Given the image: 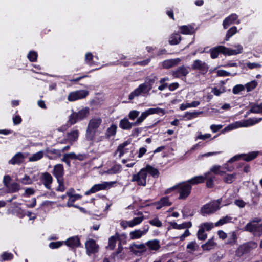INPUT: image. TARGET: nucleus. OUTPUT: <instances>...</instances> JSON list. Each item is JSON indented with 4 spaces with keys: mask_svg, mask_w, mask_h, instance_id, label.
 Listing matches in <instances>:
<instances>
[{
    "mask_svg": "<svg viewBox=\"0 0 262 262\" xmlns=\"http://www.w3.org/2000/svg\"><path fill=\"white\" fill-rule=\"evenodd\" d=\"M148 173L155 178H158L160 175L159 171L157 169L149 165H147L137 174H133L131 181L132 182H136L139 186H145Z\"/></svg>",
    "mask_w": 262,
    "mask_h": 262,
    "instance_id": "f257e3e1",
    "label": "nucleus"
},
{
    "mask_svg": "<svg viewBox=\"0 0 262 262\" xmlns=\"http://www.w3.org/2000/svg\"><path fill=\"white\" fill-rule=\"evenodd\" d=\"M237 48V50H233L226 48L225 46H219L210 49V56L212 59H215L218 57L219 53H222L225 55L228 56L236 55L242 53L243 51V47L241 45H238Z\"/></svg>",
    "mask_w": 262,
    "mask_h": 262,
    "instance_id": "f03ea898",
    "label": "nucleus"
},
{
    "mask_svg": "<svg viewBox=\"0 0 262 262\" xmlns=\"http://www.w3.org/2000/svg\"><path fill=\"white\" fill-rule=\"evenodd\" d=\"M102 123V119L100 117L92 118L88 124L85 138L88 141H93L95 138L96 132Z\"/></svg>",
    "mask_w": 262,
    "mask_h": 262,
    "instance_id": "7ed1b4c3",
    "label": "nucleus"
},
{
    "mask_svg": "<svg viewBox=\"0 0 262 262\" xmlns=\"http://www.w3.org/2000/svg\"><path fill=\"white\" fill-rule=\"evenodd\" d=\"M192 186L187 182L179 183L171 187L170 190H177L180 194L178 198L180 200H185L190 194Z\"/></svg>",
    "mask_w": 262,
    "mask_h": 262,
    "instance_id": "20e7f679",
    "label": "nucleus"
},
{
    "mask_svg": "<svg viewBox=\"0 0 262 262\" xmlns=\"http://www.w3.org/2000/svg\"><path fill=\"white\" fill-rule=\"evenodd\" d=\"M257 247V244L254 241H250L240 245L235 251V255L237 257H241L244 254L249 253L253 249Z\"/></svg>",
    "mask_w": 262,
    "mask_h": 262,
    "instance_id": "39448f33",
    "label": "nucleus"
},
{
    "mask_svg": "<svg viewBox=\"0 0 262 262\" xmlns=\"http://www.w3.org/2000/svg\"><path fill=\"white\" fill-rule=\"evenodd\" d=\"M221 201L222 199H220L204 205L201 209V213L204 216L213 213L220 208V204Z\"/></svg>",
    "mask_w": 262,
    "mask_h": 262,
    "instance_id": "423d86ee",
    "label": "nucleus"
},
{
    "mask_svg": "<svg viewBox=\"0 0 262 262\" xmlns=\"http://www.w3.org/2000/svg\"><path fill=\"white\" fill-rule=\"evenodd\" d=\"M86 253L89 256L95 255L99 250V246L96 243L95 240L89 238L85 243Z\"/></svg>",
    "mask_w": 262,
    "mask_h": 262,
    "instance_id": "0eeeda50",
    "label": "nucleus"
},
{
    "mask_svg": "<svg viewBox=\"0 0 262 262\" xmlns=\"http://www.w3.org/2000/svg\"><path fill=\"white\" fill-rule=\"evenodd\" d=\"M151 90L150 88L144 82L140 84L137 89L133 91L129 95L128 99L130 100H133L135 97L138 96L141 94L148 93Z\"/></svg>",
    "mask_w": 262,
    "mask_h": 262,
    "instance_id": "6e6552de",
    "label": "nucleus"
},
{
    "mask_svg": "<svg viewBox=\"0 0 262 262\" xmlns=\"http://www.w3.org/2000/svg\"><path fill=\"white\" fill-rule=\"evenodd\" d=\"M115 182H105L101 184H97L94 185L89 191H86L85 194H89L90 193H95L101 190H106L112 187Z\"/></svg>",
    "mask_w": 262,
    "mask_h": 262,
    "instance_id": "1a4fd4ad",
    "label": "nucleus"
},
{
    "mask_svg": "<svg viewBox=\"0 0 262 262\" xmlns=\"http://www.w3.org/2000/svg\"><path fill=\"white\" fill-rule=\"evenodd\" d=\"M191 68L193 70H199L201 74H205L209 69L207 64L200 60L197 59L193 61Z\"/></svg>",
    "mask_w": 262,
    "mask_h": 262,
    "instance_id": "9d476101",
    "label": "nucleus"
},
{
    "mask_svg": "<svg viewBox=\"0 0 262 262\" xmlns=\"http://www.w3.org/2000/svg\"><path fill=\"white\" fill-rule=\"evenodd\" d=\"M130 251L135 255L140 256L147 251L146 245L144 244H136L133 243L129 247Z\"/></svg>",
    "mask_w": 262,
    "mask_h": 262,
    "instance_id": "9b49d317",
    "label": "nucleus"
},
{
    "mask_svg": "<svg viewBox=\"0 0 262 262\" xmlns=\"http://www.w3.org/2000/svg\"><path fill=\"white\" fill-rule=\"evenodd\" d=\"M190 71V68L189 67L182 66L178 67L175 71H172V75L176 78L185 77L189 73Z\"/></svg>",
    "mask_w": 262,
    "mask_h": 262,
    "instance_id": "f8f14e48",
    "label": "nucleus"
},
{
    "mask_svg": "<svg viewBox=\"0 0 262 262\" xmlns=\"http://www.w3.org/2000/svg\"><path fill=\"white\" fill-rule=\"evenodd\" d=\"M245 231L253 233L254 235L256 233L262 232V224L260 225L253 224L251 223H248L244 227Z\"/></svg>",
    "mask_w": 262,
    "mask_h": 262,
    "instance_id": "ddd939ff",
    "label": "nucleus"
},
{
    "mask_svg": "<svg viewBox=\"0 0 262 262\" xmlns=\"http://www.w3.org/2000/svg\"><path fill=\"white\" fill-rule=\"evenodd\" d=\"M45 156L50 159H55L57 158H59L61 156V150L51 149L49 147L46 149Z\"/></svg>",
    "mask_w": 262,
    "mask_h": 262,
    "instance_id": "4468645a",
    "label": "nucleus"
},
{
    "mask_svg": "<svg viewBox=\"0 0 262 262\" xmlns=\"http://www.w3.org/2000/svg\"><path fill=\"white\" fill-rule=\"evenodd\" d=\"M53 174L56 177L57 180L63 179L64 169L63 165L61 164L55 165Z\"/></svg>",
    "mask_w": 262,
    "mask_h": 262,
    "instance_id": "2eb2a0df",
    "label": "nucleus"
},
{
    "mask_svg": "<svg viewBox=\"0 0 262 262\" xmlns=\"http://www.w3.org/2000/svg\"><path fill=\"white\" fill-rule=\"evenodd\" d=\"M180 61V58L165 60L162 63V66L163 68L168 69L177 66Z\"/></svg>",
    "mask_w": 262,
    "mask_h": 262,
    "instance_id": "dca6fc26",
    "label": "nucleus"
},
{
    "mask_svg": "<svg viewBox=\"0 0 262 262\" xmlns=\"http://www.w3.org/2000/svg\"><path fill=\"white\" fill-rule=\"evenodd\" d=\"M24 159L25 156L23 155V154L21 152H18L15 154L11 160L9 161L8 163L9 164L12 165H19L24 162Z\"/></svg>",
    "mask_w": 262,
    "mask_h": 262,
    "instance_id": "f3484780",
    "label": "nucleus"
},
{
    "mask_svg": "<svg viewBox=\"0 0 262 262\" xmlns=\"http://www.w3.org/2000/svg\"><path fill=\"white\" fill-rule=\"evenodd\" d=\"M149 226L147 225L146 228H145L143 230H136L134 231H132L130 233V237L132 239H138L142 236V235L145 234L148 231Z\"/></svg>",
    "mask_w": 262,
    "mask_h": 262,
    "instance_id": "a211bd4d",
    "label": "nucleus"
},
{
    "mask_svg": "<svg viewBox=\"0 0 262 262\" xmlns=\"http://www.w3.org/2000/svg\"><path fill=\"white\" fill-rule=\"evenodd\" d=\"M134 124L135 122H130L127 118H124L120 121L119 127L123 129L130 130L132 126H137Z\"/></svg>",
    "mask_w": 262,
    "mask_h": 262,
    "instance_id": "6ab92c4d",
    "label": "nucleus"
},
{
    "mask_svg": "<svg viewBox=\"0 0 262 262\" xmlns=\"http://www.w3.org/2000/svg\"><path fill=\"white\" fill-rule=\"evenodd\" d=\"M53 179L51 175L48 172H45L42 174L41 181L46 188L50 189Z\"/></svg>",
    "mask_w": 262,
    "mask_h": 262,
    "instance_id": "aec40b11",
    "label": "nucleus"
},
{
    "mask_svg": "<svg viewBox=\"0 0 262 262\" xmlns=\"http://www.w3.org/2000/svg\"><path fill=\"white\" fill-rule=\"evenodd\" d=\"M237 15L235 14H232L226 18L223 23V27L224 29H227L230 25L234 23L235 20L237 19Z\"/></svg>",
    "mask_w": 262,
    "mask_h": 262,
    "instance_id": "412c9836",
    "label": "nucleus"
},
{
    "mask_svg": "<svg viewBox=\"0 0 262 262\" xmlns=\"http://www.w3.org/2000/svg\"><path fill=\"white\" fill-rule=\"evenodd\" d=\"M216 246V243L214 242V237L209 239L205 244L201 246L204 251H210L214 249Z\"/></svg>",
    "mask_w": 262,
    "mask_h": 262,
    "instance_id": "4be33fe9",
    "label": "nucleus"
},
{
    "mask_svg": "<svg viewBox=\"0 0 262 262\" xmlns=\"http://www.w3.org/2000/svg\"><path fill=\"white\" fill-rule=\"evenodd\" d=\"M65 243L67 246L72 248L79 246L80 245V239L76 236L69 238Z\"/></svg>",
    "mask_w": 262,
    "mask_h": 262,
    "instance_id": "5701e85b",
    "label": "nucleus"
},
{
    "mask_svg": "<svg viewBox=\"0 0 262 262\" xmlns=\"http://www.w3.org/2000/svg\"><path fill=\"white\" fill-rule=\"evenodd\" d=\"M81 198V195L80 194H76L73 196H71V197H69V200L67 202V206L68 207H71V206H73V207H76V208H79L81 211H82V208L78 206H77L76 205H75L74 204V202L77 200H80Z\"/></svg>",
    "mask_w": 262,
    "mask_h": 262,
    "instance_id": "b1692460",
    "label": "nucleus"
},
{
    "mask_svg": "<svg viewBox=\"0 0 262 262\" xmlns=\"http://www.w3.org/2000/svg\"><path fill=\"white\" fill-rule=\"evenodd\" d=\"M119 235L118 233H116L115 236H112L108 239V246H106L107 249H109L110 250H113L115 246L117 240H119Z\"/></svg>",
    "mask_w": 262,
    "mask_h": 262,
    "instance_id": "393cba45",
    "label": "nucleus"
},
{
    "mask_svg": "<svg viewBox=\"0 0 262 262\" xmlns=\"http://www.w3.org/2000/svg\"><path fill=\"white\" fill-rule=\"evenodd\" d=\"M237 236L236 232L233 231L229 234L228 239L226 244L233 246L237 243Z\"/></svg>",
    "mask_w": 262,
    "mask_h": 262,
    "instance_id": "a878e982",
    "label": "nucleus"
},
{
    "mask_svg": "<svg viewBox=\"0 0 262 262\" xmlns=\"http://www.w3.org/2000/svg\"><path fill=\"white\" fill-rule=\"evenodd\" d=\"M150 250H157L160 248V245L159 241L158 239H154L152 241H149L145 244Z\"/></svg>",
    "mask_w": 262,
    "mask_h": 262,
    "instance_id": "bb28decb",
    "label": "nucleus"
},
{
    "mask_svg": "<svg viewBox=\"0 0 262 262\" xmlns=\"http://www.w3.org/2000/svg\"><path fill=\"white\" fill-rule=\"evenodd\" d=\"M117 126L115 124H112L111 126L108 127L105 133V136L106 139H110L111 137L114 136L116 134Z\"/></svg>",
    "mask_w": 262,
    "mask_h": 262,
    "instance_id": "cd10ccee",
    "label": "nucleus"
},
{
    "mask_svg": "<svg viewBox=\"0 0 262 262\" xmlns=\"http://www.w3.org/2000/svg\"><path fill=\"white\" fill-rule=\"evenodd\" d=\"M82 98V91H77L69 94L68 99L70 101H75Z\"/></svg>",
    "mask_w": 262,
    "mask_h": 262,
    "instance_id": "c85d7f7f",
    "label": "nucleus"
},
{
    "mask_svg": "<svg viewBox=\"0 0 262 262\" xmlns=\"http://www.w3.org/2000/svg\"><path fill=\"white\" fill-rule=\"evenodd\" d=\"M158 78L157 76L154 74H151L150 76L145 78V83L150 88L151 90L152 85L157 80Z\"/></svg>",
    "mask_w": 262,
    "mask_h": 262,
    "instance_id": "c756f323",
    "label": "nucleus"
},
{
    "mask_svg": "<svg viewBox=\"0 0 262 262\" xmlns=\"http://www.w3.org/2000/svg\"><path fill=\"white\" fill-rule=\"evenodd\" d=\"M181 40V37L179 34L173 33L171 34L169 39V43L171 45H178Z\"/></svg>",
    "mask_w": 262,
    "mask_h": 262,
    "instance_id": "7c9ffc66",
    "label": "nucleus"
},
{
    "mask_svg": "<svg viewBox=\"0 0 262 262\" xmlns=\"http://www.w3.org/2000/svg\"><path fill=\"white\" fill-rule=\"evenodd\" d=\"M205 177L203 176L195 177L188 181L187 183L190 185H196L204 182Z\"/></svg>",
    "mask_w": 262,
    "mask_h": 262,
    "instance_id": "2f4dec72",
    "label": "nucleus"
},
{
    "mask_svg": "<svg viewBox=\"0 0 262 262\" xmlns=\"http://www.w3.org/2000/svg\"><path fill=\"white\" fill-rule=\"evenodd\" d=\"M258 154L257 151H253L248 154H241V157L245 161L249 162L256 158Z\"/></svg>",
    "mask_w": 262,
    "mask_h": 262,
    "instance_id": "473e14b6",
    "label": "nucleus"
},
{
    "mask_svg": "<svg viewBox=\"0 0 262 262\" xmlns=\"http://www.w3.org/2000/svg\"><path fill=\"white\" fill-rule=\"evenodd\" d=\"M81 111H79L78 113H73L69 116L68 123L70 125L74 124L78 120L80 119Z\"/></svg>",
    "mask_w": 262,
    "mask_h": 262,
    "instance_id": "72a5a7b5",
    "label": "nucleus"
},
{
    "mask_svg": "<svg viewBox=\"0 0 262 262\" xmlns=\"http://www.w3.org/2000/svg\"><path fill=\"white\" fill-rule=\"evenodd\" d=\"M180 29L181 33L184 34H192L194 32L193 27L190 25L182 26Z\"/></svg>",
    "mask_w": 262,
    "mask_h": 262,
    "instance_id": "f704fd0d",
    "label": "nucleus"
},
{
    "mask_svg": "<svg viewBox=\"0 0 262 262\" xmlns=\"http://www.w3.org/2000/svg\"><path fill=\"white\" fill-rule=\"evenodd\" d=\"M261 118H255L254 119V120L253 119H249V120L245 121L243 125L241 124V122H236V124H239V126H247L248 125H253L255 123H257L259 122H260L261 120Z\"/></svg>",
    "mask_w": 262,
    "mask_h": 262,
    "instance_id": "c9c22d12",
    "label": "nucleus"
},
{
    "mask_svg": "<svg viewBox=\"0 0 262 262\" xmlns=\"http://www.w3.org/2000/svg\"><path fill=\"white\" fill-rule=\"evenodd\" d=\"M149 110H146L145 112L142 113L141 116L138 117L137 120L135 122L134 125H139L146 118L150 115Z\"/></svg>",
    "mask_w": 262,
    "mask_h": 262,
    "instance_id": "e433bc0d",
    "label": "nucleus"
},
{
    "mask_svg": "<svg viewBox=\"0 0 262 262\" xmlns=\"http://www.w3.org/2000/svg\"><path fill=\"white\" fill-rule=\"evenodd\" d=\"M143 216L140 217H136L134 218L132 220L127 222V224L129 227H133L134 226L139 224L143 220Z\"/></svg>",
    "mask_w": 262,
    "mask_h": 262,
    "instance_id": "4c0bfd02",
    "label": "nucleus"
},
{
    "mask_svg": "<svg viewBox=\"0 0 262 262\" xmlns=\"http://www.w3.org/2000/svg\"><path fill=\"white\" fill-rule=\"evenodd\" d=\"M237 27L235 26H233L230 28L227 31L225 40L228 41L231 37H232L237 32Z\"/></svg>",
    "mask_w": 262,
    "mask_h": 262,
    "instance_id": "58836bf2",
    "label": "nucleus"
},
{
    "mask_svg": "<svg viewBox=\"0 0 262 262\" xmlns=\"http://www.w3.org/2000/svg\"><path fill=\"white\" fill-rule=\"evenodd\" d=\"M130 141H126L118 146L117 151L119 152V157H121L124 154L125 151L124 148L125 146L130 144Z\"/></svg>",
    "mask_w": 262,
    "mask_h": 262,
    "instance_id": "ea45409f",
    "label": "nucleus"
},
{
    "mask_svg": "<svg viewBox=\"0 0 262 262\" xmlns=\"http://www.w3.org/2000/svg\"><path fill=\"white\" fill-rule=\"evenodd\" d=\"M43 151H39L35 154H34L31 157H30L29 159V161H36L38 160H40L43 157Z\"/></svg>",
    "mask_w": 262,
    "mask_h": 262,
    "instance_id": "a19ab883",
    "label": "nucleus"
},
{
    "mask_svg": "<svg viewBox=\"0 0 262 262\" xmlns=\"http://www.w3.org/2000/svg\"><path fill=\"white\" fill-rule=\"evenodd\" d=\"M9 189L8 192L11 193L16 192L20 189V186L17 183H13L7 187Z\"/></svg>",
    "mask_w": 262,
    "mask_h": 262,
    "instance_id": "79ce46f5",
    "label": "nucleus"
},
{
    "mask_svg": "<svg viewBox=\"0 0 262 262\" xmlns=\"http://www.w3.org/2000/svg\"><path fill=\"white\" fill-rule=\"evenodd\" d=\"M232 219L231 217L226 216L220 220H219L216 223H215V226H222L226 223H229L231 222Z\"/></svg>",
    "mask_w": 262,
    "mask_h": 262,
    "instance_id": "37998d69",
    "label": "nucleus"
},
{
    "mask_svg": "<svg viewBox=\"0 0 262 262\" xmlns=\"http://www.w3.org/2000/svg\"><path fill=\"white\" fill-rule=\"evenodd\" d=\"M197 237L199 240L204 241L207 237V234L205 232L202 227H199L197 233Z\"/></svg>",
    "mask_w": 262,
    "mask_h": 262,
    "instance_id": "c03bdc74",
    "label": "nucleus"
},
{
    "mask_svg": "<svg viewBox=\"0 0 262 262\" xmlns=\"http://www.w3.org/2000/svg\"><path fill=\"white\" fill-rule=\"evenodd\" d=\"M236 175V173L228 174L224 178L223 181L226 183L231 184L233 182V180L235 179Z\"/></svg>",
    "mask_w": 262,
    "mask_h": 262,
    "instance_id": "a18cd8bd",
    "label": "nucleus"
},
{
    "mask_svg": "<svg viewBox=\"0 0 262 262\" xmlns=\"http://www.w3.org/2000/svg\"><path fill=\"white\" fill-rule=\"evenodd\" d=\"M93 55L91 53H88L85 56V61L89 66L96 65L95 62L93 60Z\"/></svg>",
    "mask_w": 262,
    "mask_h": 262,
    "instance_id": "49530a36",
    "label": "nucleus"
},
{
    "mask_svg": "<svg viewBox=\"0 0 262 262\" xmlns=\"http://www.w3.org/2000/svg\"><path fill=\"white\" fill-rule=\"evenodd\" d=\"M206 179V186L207 188H211L214 186V180L215 179V176L208 177L207 174L204 176Z\"/></svg>",
    "mask_w": 262,
    "mask_h": 262,
    "instance_id": "de8ad7c7",
    "label": "nucleus"
},
{
    "mask_svg": "<svg viewBox=\"0 0 262 262\" xmlns=\"http://www.w3.org/2000/svg\"><path fill=\"white\" fill-rule=\"evenodd\" d=\"M121 166L119 164H116L109 169L107 172L108 174H115L120 171Z\"/></svg>",
    "mask_w": 262,
    "mask_h": 262,
    "instance_id": "09e8293b",
    "label": "nucleus"
},
{
    "mask_svg": "<svg viewBox=\"0 0 262 262\" xmlns=\"http://www.w3.org/2000/svg\"><path fill=\"white\" fill-rule=\"evenodd\" d=\"M155 204H161L163 206H169L171 205V202H169L168 198L167 196H165L162 198L159 201L155 203Z\"/></svg>",
    "mask_w": 262,
    "mask_h": 262,
    "instance_id": "8fccbe9b",
    "label": "nucleus"
},
{
    "mask_svg": "<svg viewBox=\"0 0 262 262\" xmlns=\"http://www.w3.org/2000/svg\"><path fill=\"white\" fill-rule=\"evenodd\" d=\"M149 111L150 115L154 114H162V115H164L165 113V111L164 109L157 107V108H149Z\"/></svg>",
    "mask_w": 262,
    "mask_h": 262,
    "instance_id": "3c124183",
    "label": "nucleus"
},
{
    "mask_svg": "<svg viewBox=\"0 0 262 262\" xmlns=\"http://www.w3.org/2000/svg\"><path fill=\"white\" fill-rule=\"evenodd\" d=\"M257 85V82L255 80L252 81L245 85V88L247 92L252 91Z\"/></svg>",
    "mask_w": 262,
    "mask_h": 262,
    "instance_id": "603ef678",
    "label": "nucleus"
},
{
    "mask_svg": "<svg viewBox=\"0 0 262 262\" xmlns=\"http://www.w3.org/2000/svg\"><path fill=\"white\" fill-rule=\"evenodd\" d=\"M2 261H6V260H11L13 258V255L11 253H8L7 252H4L1 255Z\"/></svg>",
    "mask_w": 262,
    "mask_h": 262,
    "instance_id": "864d4df0",
    "label": "nucleus"
},
{
    "mask_svg": "<svg viewBox=\"0 0 262 262\" xmlns=\"http://www.w3.org/2000/svg\"><path fill=\"white\" fill-rule=\"evenodd\" d=\"M213 226L214 225L212 223L206 222L201 224L199 227H202L204 231L206 230V231H209L211 230L213 227Z\"/></svg>",
    "mask_w": 262,
    "mask_h": 262,
    "instance_id": "5fc2aeb1",
    "label": "nucleus"
},
{
    "mask_svg": "<svg viewBox=\"0 0 262 262\" xmlns=\"http://www.w3.org/2000/svg\"><path fill=\"white\" fill-rule=\"evenodd\" d=\"M67 136L70 141H74L78 137V133L77 131H73L68 133Z\"/></svg>",
    "mask_w": 262,
    "mask_h": 262,
    "instance_id": "6e6d98bb",
    "label": "nucleus"
},
{
    "mask_svg": "<svg viewBox=\"0 0 262 262\" xmlns=\"http://www.w3.org/2000/svg\"><path fill=\"white\" fill-rule=\"evenodd\" d=\"M149 223L152 226L157 227H161L162 226V222L159 220L158 217H155L151 220L149 221Z\"/></svg>",
    "mask_w": 262,
    "mask_h": 262,
    "instance_id": "4d7b16f0",
    "label": "nucleus"
},
{
    "mask_svg": "<svg viewBox=\"0 0 262 262\" xmlns=\"http://www.w3.org/2000/svg\"><path fill=\"white\" fill-rule=\"evenodd\" d=\"M237 74L236 73L231 74L230 73L227 72L223 70H219L217 71V75L218 76H235Z\"/></svg>",
    "mask_w": 262,
    "mask_h": 262,
    "instance_id": "13d9d810",
    "label": "nucleus"
},
{
    "mask_svg": "<svg viewBox=\"0 0 262 262\" xmlns=\"http://www.w3.org/2000/svg\"><path fill=\"white\" fill-rule=\"evenodd\" d=\"M37 54L34 51H30L28 54V58L31 62H34L36 60Z\"/></svg>",
    "mask_w": 262,
    "mask_h": 262,
    "instance_id": "bf43d9fd",
    "label": "nucleus"
},
{
    "mask_svg": "<svg viewBox=\"0 0 262 262\" xmlns=\"http://www.w3.org/2000/svg\"><path fill=\"white\" fill-rule=\"evenodd\" d=\"M198 247L199 245H197L195 241H193L189 243L187 246V249H190L191 251H195Z\"/></svg>",
    "mask_w": 262,
    "mask_h": 262,
    "instance_id": "052dcab7",
    "label": "nucleus"
},
{
    "mask_svg": "<svg viewBox=\"0 0 262 262\" xmlns=\"http://www.w3.org/2000/svg\"><path fill=\"white\" fill-rule=\"evenodd\" d=\"M250 112L254 113H261V104L252 106L250 110Z\"/></svg>",
    "mask_w": 262,
    "mask_h": 262,
    "instance_id": "680f3d73",
    "label": "nucleus"
},
{
    "mask_svg": "<svg viewBox=\"0 0 262 262\" xmlns=\"http://www.w3.org/2000/svg\"><path fill=\"white\" fill-rule=\"evenodd\" d=\"M140 114V112L139 111H136V110H133V111H131L129 114H128V117L129 118L132 120H135L136 118L138 117V116H139Z\"/></svg>",
    "mask_w": 262,
    "mask_h": 262,
    "instance_id": "e2e57ef3",
    "label": "nucleus"
},
{
    "mask_svg": "<svg viewBox=\"0 0 262 262\" xmlns=\"http://www.w3.org/2000/svg\"><path fill=\"white\" fill-rule=\"evenodd\" d=\"M20 182L24 185H29L32 183L31 179L28 175H25L24 177L20 180Z\"/></svg>",
    "mask_w": 262,
    "mask_h": 262,
    "instance_id": "0e129e2a",
    "label": "nucleus"
},
{
    "mask_svg": "<svg viewBox=\"0 0 262 262\" xmlns=\"http://www.w3.org/2000/svg\"><path fill=\"white\" fill-rule=\"evenodd\" d=\"M201 112H186L185 115V117L187 118L188 120H190L193 118H194L197 116V115L199 114H200Z\"/></svg>",
    "mask_w": 262,
    "mask_h": 262,
    "instance_id": "69168bd1",
    "label": "nucleus"
},
{
    "mask_svg": "<svg viewBox=\"0 0 262 262\" xmlns=\"http://www.w3.org/2000/svg\"><path fill=\"white\" fill-rule=\"evenodd\" d=\"M57 182L58 183V187L56 189L57 191H64L65 190V187L64 186V180L63 179H60L58 180Z\"/></svg>",
    "mask_w": 262,
    "mask_h": 262,
    "instance_id": "338daca9",
    "label": "nucleus"
},
{
    "mask_svg": "<svg viewBox=\"0 0 262 262\" xmlns=\"http://www.w3.org/2000/svg\"><path fill=\"white\" fill-rule=\"evenodd\" d=\"M244 90L245 87L243 85H236L233 89V93L235 94H237Z\"/></svg>",
    "mask_w": 262,
    "mask_h": 262,
    "instance_id": "774afa93",
    "label": "nucleus"
}]
</instances>
